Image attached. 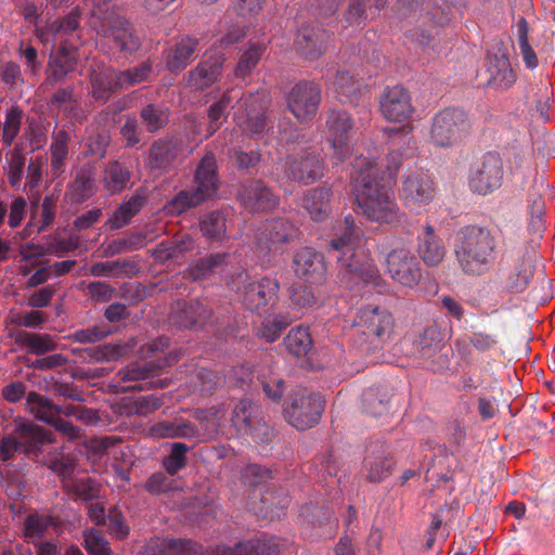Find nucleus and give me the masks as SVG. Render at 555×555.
Returning a JSON list of instances; mask_svg holds the SVG:
<instances>
[{
  "mask_svg": "<svg viewBox=\"0 0 555 555\" xmlns=\"http://www.w3.org/2000/svg\"><path fill=\"white\" fill-rule=\"evenodd\" d=\"M351 190L359 212L367 220L391 227L403 223L405 215L401 212L395 193L380 176V169L375 160H356L351 175Z\"/></svg>",
  "mask_w": 555,
  "mask_h": 555,
  "instance_id": "1",
  "label": "nucleus"
},
{
  "mask_svg": "<svg viewBox=\"0 0 555 555\" xmlns=\"http://www.w3.org/2000/svg\"><path fill=\"white\" fill-rule=\"evenodd\" d=\"M363 233L356 225L353 216L345 217L330 242L328 253L336 258L340 283L353 291L360 282L374 287H382L385 282L378 268L369 258L362 247Z\"/></svg>",
  "mask_w": 555,
  "mask_h": 555,
  "instance_id": "2",
  "label": "nucleus"
},
{
  "mask_svg": "<svg viewBox=\"0 0 555 555\" xmlns=\"http://www.w3.org/2000/svg\"><path fill=\"white\" fill-rule=\"evenodd\" d=\"M270 98L264 90L244 93L241 88L228 89L219 101L212 103L207 112V137L218 131L227 120L230 108H235L234 119L243 132L251 138L261 137L267 129V109Z\"/></svg>",
  "mask_w": 555,
  "mask_h": 555,
  "instance_id": "3",
  "label": "nucleus"
},
{
  "mask_svg": "<svg viewBox=\"0 0 555 555\" xmlns=\"http://www.w3.org/2000/svg\"><path fill=\"white\" fill-rule=\"evenodd\" d=\"M80 12L76 9L60 21L36 29L37 37L43 44H51L47 66L46 83L56 85L74 72L78 61L77 46L74 41L80 25Z\"/></svg>",
  "mask_w": 555,
  "mask_h": 555,
  "instance_id": "4",
  "label": "nucleus"
},
{
  "mask_svg": "<svg viewBox=\"0 0 555 555\" xmlns=\"http://www.w3.org/2000/svg\"><path fill=\"white\" fill-rule=\"evenodd\" d=\"M454 253L465 274L480 276L487 274L495 263L498 238L489 228L468 225L461 230Z\"/></svg>",
  "mask_w": 555,
  "mask_h": 555,
  "instance_id": "5",
  "label": "nucleus"
},
{
  "mask_svg": "<svg viewBox=\"0 0 555 555\" xmlns=\"http://www.w3.org/2000/svg\"><path fill=\"white\" fill-rule=\"evenodd\" d=\"M537 259V253L526 242L504 241L496 273L502 291L512 294L525 292L534 275Z\"/></svg>",
  "mask_w": 555,
  "mask_h": 555,
  "instance_id": "6",
  "label": "nucleus"
},
{
  "mask_svg": "<svg viewBox=\"0 0 555 555\" xmlns=\"http://www.w3.org/2000/svg\"><path fill=\"white\" fill-rule=\"evenodd\" d=\"M218 183L216 156L209 151L206 152L195 169L193 185L180 191L168 203L167 210L172 215H180L189 208L196 207L217 192Z\"/></svg>",
  "mask_w": 555,
  "mask_h": 555,
  "instance_id": "7",
  "label": "nucleus"
},
{
  "mask_svg": "<svg viewBox=\"0 0 555 555\" xmlns=\"http://www.w3.org/2000/svg\"><path fill=\"white\" fill-rule=\"evenodd\" d=\"M468 114L450 106L437 112L431 118L429 140L436 147L449 149L460 144L470 132Z\"/></svg>",
  "mask_w": 555,
  "mask_h": 555,
  "instance_id": "8",
  "label": "nucleus"
},
{
  "mask_svg": "<svg viewBox=\"0 0 555 555\" xmlns=\"http://www.w3.org/2000/svg\"><path fill=\"white\" fill-rule=\"evenodd\" d=\"M230 286L240 293L243 305L250 311L273 306L280 292V283L276 279L264 276L258 281H251L246 271H241L233 276Z\"/></svg>",
  "mask_w": 555,
  "mask_h": 555,
  "instance_id": "9",
  "label": "nucleus"
},
{
  "mask_svg": "<svg viewBox=\"0 0 555 555\" xmlns=\"http://www.w3.org/2000/svg\"><path fill=\"white\" fill-rule=\"evenodd\" d=\"M299 235L298 227L288 219L266 220L257 232V248L263 256L275 257L282 255L289 244L299 238Z\"/></svg>",
  "mask_w": 555,
  "mask_h": 555,
  "instance_id": "10",
  "label": "nucleus"
},
{
  "mask_svg": "<svg viewBox=\"0 0 555 555\" xmlns=\"http://www.w3.org/2000/svg\"><path fill=\"white\" fill-rule=\"evenodd\" d=\"M503 178L502 157L498 152H488L472 167L468 176V186L473 193L488 195L502 185Z\"/></svg>",
  "mask_w": 555,
  "mask_h": 555,
  "instance_id": "11",
  "label": "nucleus"
},
{
  "mask_svg": "<svg viewBox=\"0 0 555 555\" xmlns=\"http://www.w3.org/2000/svg\"><path fill=\"white\" fill-rule=\"evenodd\" d=\"M231 423L238 433L248 434L256 441H271L272 430L263 421L262 408L250 399H242L235 404Z\"/></svg>",
  "mask_w": 555,
  "mask_h": 555,
  "instance_id": "12",
  "label": "nucleus"
},
{
  "mask_svg": "<svg viewBox=\"0 0 555 555\" xmlns=\"http://www.w3.org/2000/svg\"><path fill=\"white\" fill-rule=\"evenodd\" d=\"M287 179L311 184L324 176V163L311 147L299 149L289 154L283 165Z\"/></svg>",
  "mask_w": 555,
  "mask_h": 555,
  "instance_id": "13",
  "label": "nucleus"
},
{
  "mask_svg": "<svg viewBox=\"0 0 555 555\" xmlns=\"http://www.w3.org/2000/svg\"><path fill=\"white\" fill-rule=\"evenodd\" d=\"M323 412L321 396L315 393L295 392L289 403L284 408V415L289 424L305 430L315 426Z\"/></svg>",
  "mask_w": 555,
  "mask_h": 555,
  "instance_id": "14",
  "label": "nucleus"
},
{
  "mask_svg": "<svg viewBox=\"0 0 555 555\" xmlns=\"http://www.w3.org/2000/svg\"><path fill=\"white\" fill-rule=\"evenodd\" d=\"M486 66L488 86L496 90H508L516 80L517 74L512 67L507 47L502 40H494L487 51Z\"/></svg>",
  "mask_w": 555,
  "mask_h": 555,
  "instance_id": "15",
  "label": "nucleus"
},
{
  "mask_svg": "<svg viewBox=\"0 0 555 555\" xmlns=\"http://www.w3.org/2000/svg\"><path fill=\"white\" fill-rule=\"evenodd\" d=\"M386 271L398 284L413 288L422 280V268L416 256L404 246L391 249L386 256Z\"/></svg>",
  "mask_w": 555,
  "mask_h": 555,
  "instance_id": "16",
  "label": "nucleus"
},
{
  "mask_svg": "<svg viewBox=\"0 0 555 555\" xmlns=\"http://www.w3.org/2000/svg\"><path fill=\"white\" fill-rule=\"evenodd\" d=\"M287 107L300 121H310L321 104V87L314 81L302 80L296 83L286 95Z\"/></svg>",
  "mask_w": 555,
  "mask_h": 555,
  "instance_id": "17",
  "label": "nucleus"
},
{
  "mask_svg": "<svg viewBox=\"0 0 555 555\" xmlns=\"http://www.w3.org/2000/svg\"><path fill=\"white\" fill-rule=\"evenodd\" d=\"M102 35L124 56L135 53L141 48V39L132 24L124 16H107L101 22Z\"/></svg>",
  "mask_w": 555,
  "mask_h": 555,
  "instance_id": "18",
  "label": "nucleus"
},
{
  "mask_svg": "<svg viewBox=\"0 0 555 555\" xmlns=\"http://www.w3.org/2000/svg\"><path fill=\"white\" fill-rule=\"evenodd\" d=\"M183 154L182 142L175 137H165L155 140L144 159L150 171L168 173L181 162Z\"/></svg>",
  "mask_w": 555,
  "mask_h": 555,
  "instance_id": "19",
  "label": "nucleus"
},
{
  "mask_svg": "<svg viewBox=\"0 0 555 555\" xmlns=\"http://www.w3.org/2000/svg\"><path fill=\"white\" fill-rule=\"evenodd\" d=\"M353 126V119L344 109L333 108L326 113L325 128L337 163L344 162L350 153L349 140Z\"/></svg>",
  "mask_w": 555,
  "mask_h": 555,
  "instance_id": "20",
  "label": "nucleus"
},
{
  "mask_svg": "<svg viewBox=\"0 0 555 555\" xmlns=\"http://www.w3.org/2000/svg\"><path fill=\"white\" fill-rule=\"evenodd\" d=\"M379 109L387 120L396 122L410 119L414 113L411 95L401 85L385 89L380 98Z\"/></svg>",
  "mask_w": 555,
  "mask_h": 555,
  "instance_id": "21",
  "label": "nucleus"
},
{
  "mask_svg": "<svg viewBox=\"0 0 555 555\" xmlns=\"http://www.w3.org/2000/svg\"><path fill=\"white\" fill-rule=\"evenodd\" d=\"M211 317L208 306L197 299L177 301L171 309L170 322L179 328H202Z\"/></svg>",
  "mask_w": 555,
  "mask_h": 555,
  "instance_id": "22",
  "label": "nucleus"
},
{
  "mask_svg": "<svg viewBox=\"0 0 555 555\" xmlns=\"http://www.w3.org/2000/svg\"><path fill=\"white\" fill-rule=\"evenodd\" d=\"M293 269L297 278L309 283H322L326 275L323 255L311 247H301L295 251Z\"/></svg>",
  "mask_w": 555,
  "mask_h": 555,
  "instance_id": "23",
  "label": "nucleus"
},
{
  "mask_svg": "<svg viewBox=\"0 0 555 555\" xmlns=\"http://www.w3.org/2000/svg\"><path fill=\"white\" fill-rule=\"evenodd\" d=\"M225 56L220 52L206 53L203 60L188 73V85L204 91L219 80Z\"/></svg>",
  "mask_w": 555,
  "mask_h": 555,
  "instance_id": "24",
  "label": "nucleus"
},
{
  "mask_svg": "<svg viewBox=\"0 0 555 555\" xmlns=\"http://www.w3.org/2000/svg\"><path fill=\"white\" fill-rule=\"evenodd\" d=\"M237 197L249 211H270L279 204L278 196L260 180L243 184Z\"/></svg>",
  "mask_w": 555,
  "mask_h": 555,
  "instance_id": "25",
  "label": "nucleus"
},
{
  "mask_svg": "<svg viewBox=\"0 0 555 555\" xmlns=\"http://www.w3.org/2000/svg\"><path fill=\"white\" fill-rule=\"evenodd\" d=\"M356 322L365 330L367 335H373L382 340L390 336L395 324L391 313L377 306L361 308Z\"/></svg>",
  "mask_w": 555,
  "mask_h": 555,
  "instance_id": "26",
  "label": "nucleus"
},
{
  "mask_svg": "<svg viewBox=\"0 0 555 555\" xmlns=\"http://www.w3.org/2000/svg\"><path fill=\"white\" fill-rule=\"evenodd\" d=\"M330 34L319 25H307L299 29L295 47L308 61L319 59L326 50Z\"/></svg>",
  "mask_w": 555,
  "mask_h": 555,
  "instance_id": "27",
  "label": "nucleus"
},
{
  "mask_svg": "<svg viewBox=\"0 0 555 555\" xmlns=\"http://www.w3.org/2000/svg\"><path fill=\"white\" fill-rule=\"evenodd\" d=\"M282 551L274 537L261 535L236 543L234 546H218L212 555H280Z\"/></svg>",
  "mask_w": 555,
  "mask_h": 555,
  "instance_id": "28",
  "label": "nucleus"
},
{
  "mask_svg": "<svg viewBox=\"0 0 555 555\" xmlns=\"http://www.w3.org/2000/svg\"><path fill=\"white\" fill-rule=\"evenodd\" d=\"M434 194V182L427 172H413L404 178L402 197L406 206L427 204Z\"/></svg>",
  "mask_w": 555,
  "mask_h": 555,
  "instance_id": "29",
  "label": "nucleus"
},
{
  "mask_svg": "<svg viewBox=\"0 0 555 555\" xmlns=\"http://www.w3.org/2000/svg\"><path fill=\"white\" fill-rule=\"evenodd\" d=\"M198 40L184 36L166 50V67L170 73H181L196 56Z\"/></svg>",
  "mask_w": 555,
  "mask_h": 555,
  "instance_id": "30",
  "label": "nucleus"
},
{
  "mask_svg": "<svg viewBox=\"0 0 555 555\" xmlns=\"http://www.w3.org/2000/svg\"><path fill=\"white\" fill-rule=\"evenodd\" d=\"M397 14L401 20L410 22L418 21L422 16L436 24H442L446 20L441 8L433 4L431 0H397Z\"/></svg>",
  "mask_w": 555,
  "mask_h": 555,
  "instance_id": "31",
  "label": "nucleus"
},
{
  "mask_svg": "<svg viewBox=\"0 0 555 555\" xmlns=\"http://www.w3.org/2000/svg\"><path fill=\"white\" fill-rule=\"evenodd\" d=\"M139 272L140 266L134 258L93 262L89 268V274L95 278L131 279Z\"/></svg>",
  "mask_w": 555,
  "mask_h": 555,
  "instance_id": "32",
  "label": "nucleus"
},
{
  "mask_svg": "<svg viewBox=\"0 0 555 555\" xmlns=\"http://www.w3.org/2000/svg\"><path fill=\"white\" fill-rule=\"evenodd\" d=\"M417 254L428 267H437L446 256V247L429 223L424 227L423 233L417 236Z\"/></svg>",
  "mask_w": 555,
  "mask_h": 555,
  "instance_id": "33",
  "label": "nucleus"
},
{
  "mask_svg": "<svg viewBox=\"0 0 555 555\" xmlns=\"http://www.w3.org/2000/svg\"><path fill=\"white\" fill-rule=\"evenodd\" d=\"M195 248V240L191 234L183 233L170 240L160 242L153 250L152 256L156 262L165 263L178 260Z\"/></svg>",
  "mask_w": 555,
  "mask_h": 555,
  "instance_id": "34",
  "label": "nucleus"
},
{
  "mask_svg": "<svg viewBox=\"0 0 555 555\" xmlns=\"http://www.w3.org/2000/svg\"><path fill=\"white\" fill-rule=\"evenodd\" d=\"M333 192L328 186H317L307 191L302 197V207L317 222L325 220L332 212Z\"/></svg>",
  "mask_w": 555,
  "mask_h": 555,
  "instance_id": "35",
  "label": "nucleus"
},
{
  "mask_svg": "<svg viewBox=\"0 0 555 555\" xmlns=\"http://www.w3.org/2000/svg\"><path fill=\"white\" fill-rule=\"evenodd\" d=\"M149 434L153 438H183V439H201L202 434L198 427L184 420L180 421H162L153 424L149 428Z\"/></svg>",
  "mask_w": 555,
  "mask_h": 555,
  "instance_id": "36",
  "label": "nucleus"
},
{
  "mask_svg": "<svg viewBox=\"0 0 555 555\" xmlns=\"http://www.w3.org/2000/svg\"><path fill=\"white\" fill-rule=\"evenodd\" d=\"M15 435L26 454L37 455L44 444L53 442L50 431L30 422L17 425Z\"/></svg>",
  "mask_w": 555,
  "mask_h": 555,
  "instance_id": "37",
  "label": "nucleus"
},
{
  "mask_svg": "<svg viewBox=\"0 0 555 555\" xmlns=\"http://www.w3.org/2000/svg\"><path fill=\"white\" fill-rule=\"evenodd\" d=\"M72 133L65 128H54L51 133V173L53 177H60L65 170V160L69 153Z\"/></svg>",
  "mask_w": 555,
  "mask_h": 555,
  "instance_id": "38",
  "label": "nucleus"
},
{
  "mask_svg": "<svg viewBox=\"0 0 555 555\" xmlns=\"http://www.w3.org/2000/svg\"><path fill=\"white\" fill-rule=\"evenodd\" d=\"M146 203L144 194L137 190L135 193L122 202L107 220L111 230H119L128 225L131 220L140 212Z\"/></svg>",
  "mask_w": 555,
  "mask_h": 555,
  "instance_id": "39",
  "label": "nucleus"
},
{
  "mask_svg": "<svg viewBox=\"0 0 555 555\" xmlns=\"http://www.w3.org/2000/svg\"><path fill=\"white\" fill-rule=\"evenodd\" d=\"M364 465L367 470L366 478L371 482H382L392 474L395 461L382 447H376L365 457Z\"/></svg>",
  "mask_w": 555,
  "mask_h": 555,
  "instance_id": "40",
  "label": "nucleus"
},
{
  "mask_svg": "<svg viewBox=\"0 0 555 555\" xmlns=\"http://www.w3.org/2000/svg\"><path fill=\"white\" fill-rule=\"evenodd\" d=\"M178 361L176 356L169 354L165 360L154 362H145L143 364H132L118 371L117 376L120 382H140L154 376L157 371L165 366L172 365Z\"/></svg>",
  "mask_w": 555,
  "mask_h": 555,
  "instance_id": "41",
  "label": "nucleus"
},
{
  "mask_svg": "<svg viewBox=\"0 0 555 555\" xmlns=\"http://www.w3.org/2000/svg\"><path fill=\"white\" fill-rule=\"evenodd\" d=\"M391 395L385 386H373L362 395L363 411L373 417H379L389 411Z\"/></svg>",
  "mask_w": 555,
  "mask_h": 555,
  "instance_id": "42",
  "label": "nucleus"
},
{
  "mask_svg": "<svg viewBox=\"0 0 555 555\" xmlns=\"http://www.w3.org/2000/svg\"><path fill=\"white\" fill-rule=\"evenodd\" d=\"M131 179L129 168L120 160H109L103 172V183L111 194L122 192Z\"/></svg>",
  "mask_w": 555,
  "mask_h": 555,
  "instance_id": "43",
  "label": "nucleus"
},
{
  "mask_svg": "<svg viewBox=\"0 0 555 555\" xmlns=\"http://www.w3.org/2000/svg\"><path fill=\"white\" fill-rule=\"evenodd\" d=\"M152 241V238H150ZM149 242L147 233L144 232H134L128 235H125L119 238H115L111 241L103 248V257L112 258L117 255L139 250L143 248Z\"/></svg>",
  "mask_w": 555,
  "mask_h": 555,
  "instance_id": "44",
  "label": "nucleus"
},
{
  "mask_svg": "<svg viewBox=\"0 0 555 555\" xmlns=\"http://www.w3.org/2000/svg\"><path fill=\"white\" fill-rule=\"evenodd\" d=\"M27 408L38 421L52 425L55 418L61 415V406L54 404L50 399L31 391L27 395Z\"/></svg>",
  "mask_w": 555,
  "mask_h": 555,
  "instance_id": "45",
  "label": "nucleus"
},
{
  "mask_svg": "<svg viewBox=\"0 0 555 555\" xmlns=\"http://www.w3.org/2000/svg\"><path fill=\"white\" fill-rule=\"evenodd\" d=\"M117 74L118 72L111 69L91 73V93L95 100L107 101L116 90H120L117 87Z\"/></svg>",
  "mask_w": 555,
  "mask_h": 555,
  "instance_id": "46",
  "label": "nucleus"
},
{
  "mask_svg": "<svg viewBox=\"0 0 555 555\" xmlns=\"http://www.w3.org/2000/svg\"><path fill=\"white\" fill-rule=\"evenodd\" d=\"M63 490L74 501L92 502L100 498V485L90 477L74 478Z\"/></svg>",
  "mask_w": 555,
  "mask_h": 555,
  "instance_id": "47",
  "label": "nucleus"
},
{
  "mask_svg": "<svg viewBox=\"0 0 555 555\" xmlns=\"http://www.w3.org/2000/svg\"><path fill=\"white\" fill-rule=\"evenodd\" d=\"M15 343L22 347H27L28 351L35 354H44L54 351L57 347L51 335L26 331H18L16 333Z\"/></svg>",
  "mask_w": 555,
  "mask_h": 555,
  "instance_id": "48",
  "label": "nucleus"
},
{
  "mask_svg": "<svg viewBox=\"0 0 555 555\" xmlns=\"http://www.w3.org/2000/svg\"><path fill=\"white\" fill-rule=\"evenodd\" d=\"M169 108L164 104L150 103L140 111V118L150 133H155L169 122Z\"/></svg>",
  "mask_w": 555,
  "mask_h": 555,
  "instance_id": "49",
  "label": "nucleus"
},
{
  "mask_svg": "<svg viewBox=\"0 0 555 555\" xmlns=\"http://www.w3.org/2000/svg\"><path fill=\"white\" fill-rule=\"evenodd\" d=\"M54 525V518L47 514L31 513L23 524V535L29 542L41 540L49 528Z\"/></svg>",
  "mask_w": 555,
  "mask_h": 555,
  "instance_id": "50",
  "label": "nucleus"
},
{
  "mask_svg": "<svg viewBox=\"0 0 555 555\" xmlns=\"http://www.w3.org/2000/svg\"><path fill=\"white\" fill-rule=\"evenodd\" d=\"M95 191L94 179L88 170H79L68 188L70 199L79 204L92 197Z\"/></svg>",
  "mask_w": 555,
  "mask_h": 555,
  "instance_id": "51",
  "label": "nucleus"
},
{
  "mask_svg": "<svg viewBox=\"0 0 555 555\" xmlns=\"http://www.w3.org/2000/svg\"><path fill=\"white\" fill-rule=\"evenodd\" d=\"M283 343L288 352L297 358L305 357L312 348L311 335L304 326L292 328Z\"/></svg>",
  "mask_w": 555,
  "mask_h": 555,
  "instance_id": "52",
  "label": "nucleus"
},
{
  "mask_svg": "<svg viewBox=\"0 0 555 555\" xmlns=\"http://www.w3.org/2000/svg\"><path fill=\"white\" fill-rule=\"evenodd\" d=\"M201 231L209 241H221L227 233V217L221 210L207 214L201 220Z\"/></svg>",
  "mask_w": 555,
  "mask_h": 555,
  "instance_id": "53",
  "label": "nucleus"
},
{
  "mask_svg": "<svg viewBox=\"0 0 555 555\" xmlns=\"http://www.w3.org/2000/svg\"><path fill=\"white\" fill-rule=\"evenodd\" d=\"M335 91L340 102H354L360 96V82L349 72L337 73Z\"/></svg>",
  "mask_w": 555,
  "mask_h": 555,
  "instance_id": "54",
  "label": "nucleus"
},
{
  "mask_svg": "<svg viewBox=\"0 0 555 555\" xmlns=\"http://www.w3.org/2000/svg\"><path fill=\"white\" fill-rule=\"evenodd\" d=\"M152 62L147 60L135 67L118 72L117 87L119 89H126L149 80L152 74Z\"/></svg>",
  "mask_w": 555,
  "mask_h": 555,
  "instance_id": "55",
  "label": "nucleus"
},
{
  "mask_svg": "<svg viewBox=\"0 0 555 555\" xmlns=\"http://www.w3.org/2000/svg\"><path fill=\"white\" fill-rule=\"evenodd\" d=\"M225 253H214L204 258L198 259L189 269V274L194 281H201L209 276L219 268L227 259Z\"/></svg>",
  "mask_w": 555,
  "mask_h": 555,
  "instance_id": "56",
  "label": "nucleus"
},
{
  "mask_svg": "<svg viewBox=\"0 0 555 555\" xmlns=\"http://www.w3.org/2000/svg\"><path fill=\"white\" fill-rule=\"evenodd\" d=\"M46 465L60 477L63 489L67 481H72L75 478L74 474L77 463L69 454L60 453L57 455L50 456L46 461Z\"/></svg>",
  "mask_w": 555,
  "mask_h": 555,
  "instance_id": "57",
  "label": "nucleus"
},
{
  "mask_svg": "<svg viewBox=\"0 0 555 555\" xmlns=\"http://www.w3.org/2000/svg\"><path fill=\"white\" fill-rule=\"evenodd\" d=\"M264 46L260 43H250L248 48L241 54L234 75L238 78H244L249 75L258 65L261 60Z\"/></svg>",
  "mask_w": 555,
  "mask_h": 555,
  "instance_id": "58",
  "label": "nucleus"
},
{
  "mask_svg": "<svg viewBox=\"0 0 555 555\" xmlns=\"http://www.w3.org/2000/svg\"><path fill=\"white\" fill-rule=\"evenodd\" d=\"M23 117L24 112L18 105L7 111L2 127V142L5 146H11L20 134Z\"/></svg>",
  "mask_w": 555,
  "mask_h": 555,
  "instance_id": "59",
  "label": "nucleus"
},
{
  "mask_svg": "<svg viewBox=\"0 0 555 555\" xmlns=\"http://www.w3.org/2000/svg\"><path fill=\"white\" fill-rule=\"evenodd\" d=\"M191 447L183 442H173L170 452L163 459V467L170 476H175L186 466V453Z\"/></svg>",
  "mask_w": 555,
  "mask_h": 555,
  "instance_id": "60",
  "label": "nucleus"
},
{
  "mask_svg": "<svg viewBox=\"0 0 555 555\" xmlns=\"http://www.w3.org/2000/svg\"><path fill=\"white\" fill-rule=\"evenodd\" d=\"M8 155V181L13 189L18 190L21 188L22 179L24 176L26 157L22 153V150L18 147H14Z\"/></svg>",
  "mask_w": 555,
  "mask_h": 555,
  "instance_id": "61",
  "label": "nucleus"
},
{
  "mask_svg": "<svg viewBox=\"0 0 555 555\" xmlns=\"http://www.w3.org/2000/svg\"><path fill=\"white\" fill-rule=\"evenodd\" d=\"M160 547L164 555H202V547L191 540L166 539Z\"/></svg>",
  "mask_w": 555,
  "mask_h": 555,
  "instance_id": "62",
  "label": "nucleus"
},
{
  "mask_svg": "<svg viewBox=\"0 0 555 555\" xmlns=\"http://www.w3.org/2000/svg\"><path fill=\"white\" fill-rule=\"evenodd\" d=\"M83 546L89 555H112L108 541L96 529H89L83 532Z\"/></svg>",
  "mask_w": 555,
  "mask_h": 555,
  "instance_id": "63",
  "label": "nucleus"
},
{
  "mask_svg": "<svg viewBox=\"0 0 555 555\" xmlns=\"http://www.w3.org/2000/svg\"><path fill=\"white\" fill-rule=\"evenodd\" d=\"M291 323L292 319L288 315H276L273 319L262 322L259 328V335L266 339V341L273 343Z\"/></svg>",
  "mask_w": 555,
  "mask_h": 555,
  "instance_id": "64",
  "label": "nucleus"
}]
</instances>
